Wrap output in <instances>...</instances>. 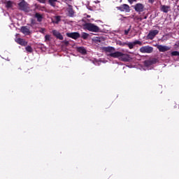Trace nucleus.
<instances>
[{
  "label": "nucleus",
  "instance_id": "obj_14",
  "mask_svg": "<svg viewBox=\"0 0 179 179\" xmlns=\"http://www.w3.org/2000/svg\"><path fill=\"white\" fill-rule=\"evenodd\" d=\"M15 41L17 44H20V45H23V46L27 45V42L24 41V39L23 38H18L15 40Z\"/></svg>",
  "mask_w": 179,
  "mask_h": 179
},
{
  "label": "nucleus",
  "instance_id": "obj_22",
  "mask_svg": "<svg viewBox=\"0 0 179 179\" xmlns=\"http://www.w3.org/2000/svg\"><path fill=\"white\" fill-rule=\"evenodd\" d=\"M61 22V16H56L55 18V21H53V23H55L56 24H58Z\"/></svg>",
  "mask_w": 179,
  "mask_h": 179
},
{
  "label": "nucleus",
  "instance_id": "obj_34",
  "mask_svg": "<svg viewBox=\"0 0 179 179\" xmlns=\"http://www.w3.org/2000/svg\"><path fill=\"white\" fill-rule=\"evenodd\" d=\"M148 3L153 4L155 3V0H148Z\"/></svg>",
  "mask_w": 179,
  "mask_h": 179
},
{
  "label": "nucleus",
  "instance_id": "obj_15",
  "mask_svg": "<svg viewBox=\"0 0 179 179\" xmlns=\"http://www.w3.org/2000/svg\"><path fill=\"white\" fill-rule=\"evenodd\" d=\"M21 31L23 33V34H26L27 36L30 34V29L27 28V27H22Z\"/></svg>",
  "mask_w": 179,
  "mask_h": 179
},
{
  "label": "nucleus",
  "instance_id": "obj_29",
  "mask_svg": "<svg viewBox=\"0 0 179 179\" xmlns=\"http://www.w3.org/2000/svg\"><path fill=\"white\" fill-rule=\"evenodd\" d=\"M128 42H122V44H120V45H122V47H125V45H127Z\"/></svg>",
  "mask_w": 179,
  "mask_h": 179
},
{
  "label": "nucleus",
  "instance_id": "obj_17",
  "mask_svg": "<svg viewBox=\"0 0 179 179\" xmlns=\"http://www.w3.org/2000/svg\"><path fill=\"white\" fill-rule=\"evenodd\" d=\"M77 51L80 52V54H83V55H86L87 54V51L83 47H79L77 48Z\"/></svg>",
  "mask_w": 179,
  "mask_h": 179
},
{
  "label": "nucleus",
  "instance_id": "obj_36",
  "mask_svg": "<svg viewBox=\"0 0 179 179\" xmlns=\"http://www.w3.org/2000/svg\"><path fill=\"white\" fill-rule=\"evenodd\" d=\"M143 19H148V16H144V17Z\"/></svg>",
  "mask_w": 179,
  "mask_h": 179
},
{
  "label": "nucleus",
  "instance_id": "obj_6",
  "mask_svg": "<svg viewBox=\"0 0 179 179\" xmlns=\"http://www.w3.org/2000/svg\"><path fill=\"white\" fill-rule=\"evenodd\" d=\"M66 36L70 38H73V40H78V38H80V34H79V32H67Z\"/></svg>",
  "mask_w": 179,
  "mask_h": 179
},
{
  "label": "nucleus",
  "instance_id": "obj_19",
  "mask_svg": "<svg viewBox=\"0 0 179 179\" xmlns=\"http://www.w3.org/2000/svg\"><path fill=\"white\" fill-rule=\"evenodd\" d=\"M68 12H69V16L70 17H73V15H75V11L73 10V8H72V7L69 8Z\"/></svg>",
  "mask_w": 179,
  "mask_h": 179
},
{
  "label": "nucleus",
  "instance_id": "obj_16",
  "mask_svg": "<svg viewBox=\"0 0 179 179\" xmlns=\"http://www.w3.org/2000/svg\"><path fill=\"white\" fill-rule=\"evenodd\" d=\"M161 10L164 12V13H168L169 10H170V6H161Z\"/></svg>",
  "mask_w": 179,
  "mask_h": 179
},
{
  "label": "nucleus",
  "instance_id": "obj_9",
  "mask_svg": "<svg viewBox=\"0 0 179 179\" xmlns=\"http://www.w3.org/2000/svg\"><path fill=\"white\" fill-rule=\"evenodd\" d=\"M157 50H159V52H166V51H170L171 48L167 45H156Z\"/></svg>",
  "mask_w": 179,
  "mask_h": 179
},
{
  "label": "nucleus",
  "instance_id": "obj_7",
  "mask_svg": "<svg viewBox=\"0 0 179 179\" xmlns=\"http://www.w3.org/2000/svg\"><path fill=\"white\" fill-rule=\"evenodd\" d=\"M140 52L143 54H150L153 52V48L150 46H143L140 48Z\"/></svg>",
  "mask_w": 179,
  "mask_h": 179
},
{
  "label": "nucleus",
  "instance_id": "obj_27",
  "mask_svg": "<svg viewBox=\"0 0 179 179\" xmlns=\"http://www.w3.org/2000/svg\"><path fill=\"white\" fill-rule=\"evenodd\" d=\"M45 41H51V36L45 35Z\"/></svg>",
  "mask_w": 179,
  "mask_h": 179
},
{
  "label": "nucleus",
  "instance_id": "obj_32",
  "mask_svg": "<svg viewBox=\"0 0 179 179\" xmlns=\"http://www.w3.org/2000/svg\"><path fill=\"white\" fill-rule=\"evenodd\" d=\"M129 3H134V2H136V0H128Z\"/></svg>",
  "mask_w": 179,
  "mask_h": 179
},
{
  "label": "nucleus",
  "instance_id": "obj_24",
  "mask_svg": "<svg viewBox=\"0 0 179 179\" xmlns=\"http://www.w3.org/2000/svg\"><path fill=\"white\" fill-rule=\"evenodd\" d=\"M172 57H179V52L178 51H173L171 53Z\"/></svg>",
  "mask_w": 179,
  "mask_h": 179
},
{
  "label": "nucleus",
  "instance_id": "obj_5",
  "mask_svg": "<svg viewBox=\"0 0 179 179\" xmlns=\"http://www.w3.org/2000/svg\"><path fill=\"white\" fill-rule=\"evenodd\" d=\"M116 9L120 10V12H126V13L131 12V8L128 4H122L120 6L116 7Z\"/></svg>",
  "mask_w": 179,
  "mask_h": 179
},
{
  "label": "nucleus",
  "instance_id": "obj_23",
  "mask_svg": "<svg viewBox=\"0 0 179 179\" xmlns=\"http://www.w3.org/2000/svg\"><path fill=\"white\" fill-rule=\"evenodd\" d=\"M25 50L27 52H30V53L33 52V48H31V46L30 45L27 46L25 48Z\"/></svg>",
  "mask_w": 179,
  "mask_h": 179
},
{
  "label": "nucleus",
  "instance_id": "obj_35",
  "mask_svg": "<svg viewBox=\"0 0 179 179\" xmlns=\"http://www.w3.org/2000/svg\"><path fill=\"white\" fill-rule=\"evenodd\" d=\"M138 20H139L140 22H142V20H143V17H138Z\"/></svg>",
  "mask_w": 179,
  "mask_h": 179
},
{
  "label": "nucleus",
  "instance_id": "obj_26",
  "mask_svg": "<svg viewBox=\"0 0 179 179\" xmlns=\"http://www.w3.org/2000/svg\"><path fill=\"white\" fill-rule=\"evenodd\" d=\"M131 27H132V26L130 25L128 29L124 30V36H128L129 31H131Z\"/></svg>",
  "mask_w": 179,
  "mask_h": 179
},
{
  "label": "nucleus",
  "instance_id": "obj_4",
  "mask_svg": "<svg viewBox=\"0 0 179 179\" xmlns=\"http://www.w3.org/2000/svg\"><path fill=\"white\" fill-rule=\"evenodd\" d=\"M159 31L157 29L150 30L147 35V40H153V38H155L157 36V34H159Z\"/></svg>",
  "mask_w": 179,
  "mask_h": 179
},
{
  "label": "nucleus",
  "instance_id": "obj_28",
  "mask_svg": "<svg viewBox=\"0 0 179 179\" xmlns=\"http://www.w3.org/2000/svg\"><path fill=\"white\" fill-rule=\"evenodd\" d=\"M63 43H64V45H66V47H68L69 45V41L65 40L63 41Z\"/></svg>",
  "mask_w": 179,
  "mask_h": 179
},
{
  "label": "nucleus",
  "instance_id": "obj_39",
  "mask_svg": "<svg viewBox=\"0 0 179 179\" xmlns=\"http://www.w3.org/2000/svg\"><path fill=\"white\" fill-rule=\"evenodd\" d=\"M158 27V29H160V27Z\"/></svg>",
  "mask_w": 179,
  "mask_h": 179
},
{
  "label": "nucleus",
  "instance_id": "obj_38",
  "mask_svg": "<svg viewBox=\"0 0 179 179\" xmlns=\"http://www.w3.org/2000/svg\"><path fill=\"white\" fill-rule=\"evenodd\" d=\"M120 44H122V42H120V43H119V45H120Z\"/></svg>",
  "mask_w": 179,
  "mask_h": 179
},
{
  "label": "nucleus",
  "instance_id": "obj_1",
  "mask_svg": "<svg viewBox=\"0 0 179 179\" xmlns=\"http://www.w3.org/2000/svg\"><path fill=\"white\" fill-rule=\"evenodd\" d=\"M108 57H111L112 58H118L120 61H122L123 62H129V61H131V57H129V55L124 54L118 51L108 55Z\"/></svg>",
  "mask_w": 179,
  "mask_h": 179
},
{
  "label": "nucleus",
  "instance_id": "obj_3",
  "mask_svg": "<svg viewBox=\"0 0 179 179\" xmlns=\"http://www.w3.org/2000/svg\"><path fill=\"white\" fill-rule=\"evenodd\" d=\"M20 10H23L24 12H29L30 7L29 6V3L27 2L22 1L18 3Z\"/></svg>",
  "mask_w": 179,
  "mask_h": 179
},
{
  "label": "nucleus",
  "instance_id": "obj_20",
  "mask_svg": "<svg viewBox=\"0 0 179 179\" xmlns=\"http://www.w3.org/2000/svg\"><path fill=\"white\" fill-rule=\"evenodd\" d=\"M13 1H8L6 3V8H13Z\"/></svg>",
  "mask_w": 179,
  "mask_h": 179
},
{
  "label": "nucleus",
  "instance_id": "obj_2",
  "mask_svg": "<svg viewBox=\"0 0 179 179\" xmlns=\"http://www.w3.org/2000/svg\"><path fill=\"white\" fill-rule=\"evenodd\" d=\"M84 27L89 31H92L94 33H99L100 31V28L97 25H95L94 24L85 23L84 24Z\"/></svg>",
  "mask_w": 179,
  "mask_h": 179
},
{
  "label": "nucleus",
  "instance_id": "obj_31",
  "mask_svg": "<svg viewBox=\"0 0 179 179\" xmlns=\"http://www.w3.org/2000/svg\"><path fill=\"white\" fill-rule=\"evenodd\" d=\"M39 31H40V33H42L43 34H44V32L45 31V29L44 28H41Z\"/></svg>",
  "mask_w": 179,
  "mask_h": 179
},
{
  "label": "nucleus",
  "instance_id": "obj_37",
  "mask_svg": "<svg viewBox=\"0 0 179 179\" xmlns=\"http://www.w3.org/2000/svg\"><path fill=\"white\" fill-rule=\"evenodd\" d=\"M138 17H135L134 19H135L136 20H138Z\"/></svg>",
  "mask_w": 179,
  "mask_h": 179
},
{
  "label": "nucleus",
  "instance_id": "obj_18",
  "mask_svg": "<svg viewBox=\"0 0 179 179\" xmlns=\"http://www.w3.org/2000/svg\"><path fill=\"white\" fill-rule=\"evenodd\" d=\"M35 17H36L37 22H43V15H41V14L36 13L35 14Z\"/></svg>",
  "mask_w": 179,
  "mask_h": 179
},
{
  "label": "nucleus",
  "instance_id": "obj_10",
  "mask_svg": "<svg viewBox=\"0 0 179 179\" xmlns=\"http://www.w3.org/2000/svg\"><path fill=\"white\" fill-rule=\"evenodd\" d=\"M134 10L136 12H138V13H141L145 10V6L141 3H138L134 6Z\"/></svg>",
  "mask_w": 179,
  "mask_h": 179
},
{
  "label": "nucleus",
  "instance_id": "obj_30",
  "mask_svg": "<svg viewBox=\"0 0 179 179\" xmlns=\"http://www.w3.org/2000/svg\"><path fill=\"white\" fill-rule=\"evenodd\" d=\"M35 24H36V20H31V26H34Z\"/></svg>",
  "mask_w": 179,
  "mask_h": 179
},
{
  "label": "nucleus",
  "instance_id": "obj_13",
  "mask_svg": "<svg viewBox=\"0 0 179 179\" xmlns=\"http://www.w3.org/2000/svg\"><path fill=\"white\" fill-rule=\"evenodd\" d=\"M103 50L105 52H110V54H114V51H115V48L111 46L104 47L103 48Z\"/></svg>",
  "mask_w": 179,
  "mask_h": 179
},
{
  "label": "nucleus",
  "instance_id": "obj_21",
  "mask_svg": "<svg viewBox=\"0 0 179 179\" xmlns=\"http://www.w3.org/2000/svg\"><path fill=\"white\" fill-rule=\"evenodd\" d=\"M88 38H89V34L85 32H83L81 34V38H83V40H87Z\"/></svg>",
  "mask_w": 179,
  "mask_h": 179
},
{
  "label": "nucleus",
  "instance_id": "obj_11",
  "mask_svg": "<svg viewBox=\"0 0 179 179\" xmlns=\"http://www.w3.org/2000/svg\"><path fill=\"white\" fill-rule=\"evenodd\" d=\"M138 44V45H142V42L141 41H135L134 42H127V47H129V50H132L135 45Z\"/></svg>",
  "mask_w": 179,
  "mask_h": 179
},
{
  "label": "nucleus",
  "instance_id": "obj_33",
  "mask_svg": "<svg viewBox=\"0 0 179 179\" xmlns=\"http://www.w3.org/2000/svg\"><path fill=\"white\" fill-rule=\"evenodd\" d=\"M41 3H45V0H38Z\"/></svg>",
  "mask_w": 179,
  "mask_h": 179
},
{
  "label": "nucleus",
  "instance_id": "obj_25",
  "mask_svg": "<svg viewBox=\"0 0 179 179\" xmlns=\"http://www.w3.org/2000/svg\"><path fill=\"white\" fill-rule=\"evenodd\" d=\"M57 0H49V3L51 6H55V2H57Z\"/></svg>",
  "mask_w": 179,
  "mask_h": 179
},
{
  "label": "nucleus",
  "instance_id": "obj_8",
  "mask_svg": "<svg viewBox=\"0 0 179 179\" xmlns=\"http://www.w3.org/2000/svg\"><path fill=\"white\" fill-rule=\"evenodd\" d=\"M157 59L156 58H152L148 60L144 61V66H146L147 68L149 66H152V65H155V64H157Z\"/></svg>",
  "mask_w": 179,
  "mask_h": 179
},
{
  "label": "nucleus",
  "instance_id": "obj_12",
  "mask_svg": "<svg viewBox=\"0 0 179 179\" xmlns=\"http://www.w3.org/2000/svg\"><path fill=\"white\" fill-rule=\"evenodd\" d=\"M52 34L58 40H64V36L57 30H52Z\"/></svg>",
  "mask_w": 179,
  "mask_h": 179
}]
</instances>
